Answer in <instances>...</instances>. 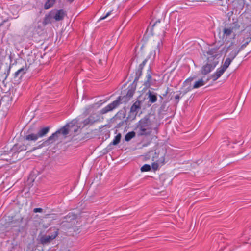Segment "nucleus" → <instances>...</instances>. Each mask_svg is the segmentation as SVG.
<instances>
[{
    "instance_id": "1",
    "label": "nucleus",
    "mask_w": 251,
    "mask_h": 251,
    "mask_svg": "<svg viewBox=\"0 0 251 251\" xmlns=\"http://www.w3.org/2000/svg\"><path fill=\"white\" fill-rule=\"evenodd\" d=\"M165 31L163 25L161 24L160 20H158L153 25L151 34L144 35L143 41H147L150 47L152 46L157 48L158 46H162V39L165 35Z\"/></svg>"
},
{
    "instance_id": "2",
    "label": "nucleus",
    "mask_w": 251,
    "mask_h": 251,
    "mask_svg": "<svg viewBox=\"0 0 251 251\" xmlns=\"http://www.w3.org/2000/svg\"><path fill=\"white\" fill-rule=\"evenodd\" d=\"M144 43L141 47V50H143L144 48H147L149 50V53L145 56H142V51L138 52L136 57L133 59V62L136 61L140 63H152L155 61L156 57V52L159 53L160 48L162 46H158L157 48L152 46L151 47L148 44L147 41H143Z\"/></svg>"
},
{
    "instance_id": "3",
    "label": "nucleus",
    "mask_w": 251,
    "mask_h": 251,
    "mask_svg": "<svg viewBox=\"0 0 251 251\" xmlns=\"http://www.w3.org/2000/svg\"><path fill=\"white\" fill-rule=\"evenodd\" d=\"M165 151L163 149H158L155 152L150 151L146 155V160L152 158L154 162L152 163L151 166L154 170H157L159 166H162L165 163Z\"/></svg>"
},
{
    "instance_id": "4",
    "label": "nucleus",
    "mask_w": 251,
    "mask_h": 251,
    "mask_svg": "<svg viewBox=\"0 0 251 251\" xmlns=\"http://www.w3.org/2000/svg\"><path fill=\"white\" fill-rule=\"evenodd\" d=\"M153 130L152 123L148 117L141 119L137 123L136 130L139 136L150 135Z\"/></svg>"
},
{
    "instance_id": "5",
    "label": "nucleus",
    "mask_w": 251,
    "mask_h": 251,
    "mask_svg": "<svg viewBox=\"0 0 251 251\" xmlns=\"http://www.w3.org/2000/svg\"><path fill=\"white\" fill-rule=\"evenodd\" d=\"M50 128L45 127L41 128L37 133H27L24 137V140L27 141L35 142L39 138L45 136L49 132Z\"/></svg>"
},
{
    "instance_id": "6",
    "label": "nucleus",
    "mask_w": 251,
    "mask_h": 251,
    "mask_svg": "<svg viewBox=\"0 0 251 251\" xmlns=\"http://www.w3.org/2000/svg\"><path fill=\"white\" fill-rule=\"evenodd\" d=\"M240 27L237 22L226 24L223 28V37L227 38L230 36L234 31L239 30Z\"/></svg>"
},
{
    "instance_id": "7",
    "label": "nucleus",
    "mask_w": 251,
    "mask_h": 251,
    "mask_svg": "<svg viewBox=\"0 0 251 251\" xmlns=\"http://www.w3.org/2000/svg\"><path fill=\"white\" fill-rule=\"evenodd\" d=\"M58 235V229L54 228L53 229V232L51 235L42 236L40 238V242L42 244H48L54 240Z\"/></svg>"
},
{
    "instance_id": "8",
    "label": "nucleus",
    "mask_w": 251,
    "mask_h": 251,
    "mask_svg": "<svg viewBox=\"0 0 251 251\" xmlns=\"http://www.w3.org/2000/svg\"><path fill=\"white\" fill-rule=\"evenodd\" d=\"M125 97H122L121 96H119L116 100L113 101L112 103H110L107 106L102 109L101 110V113L102 114H104L112 110L120 104L121 103V100H122Z\"/></svg>"
},
{
    "instance_id": "9",
    "label": "nucleus",
    "mask_w": 251,
    "mask_h": 251,
    "mask_svg": "<svg viewBox=\"0 0 251 251\" xmlns=\"http://www.w3.org/2000/svg\"><path fill=\"white\" fill-rule=\"evenodd\" d=\"M229 65V64H224V65H222L220 68H218L215 73L211 75V78L214 81L218 79L228 67Z\"/></svg>"
},
{
    "instance_id": "10",
    "label": "nucleus",
    "mask_w": 251,
    "mask_h": 251,
    "mask_svg": "<svg viewBox=\"0 0 251 251\" xmlns=\"http://www.w3.org/2000/svg\"><path fill=\"white\" fill-rule=\"evenodd\" d=\"M218 49L213 48L209 49L207 51H204L203 54L207 58L208 61H211L212 59L218 55Z\"/></svg>"
},
{
    "instance_id": "11",
    "label": "nucleus",
    "mask_w": 251,
    "mask_h": 251,
    "mask_svg": "<svg viewBox=\"0 0 251 251\" xmlns=\"http://www.w3.org/2000/svg\"><path fill=\"white\" fill-rule=\"evenodd\" d=\"M59 132H55L42 143L43 146H47L55 142L58 138Z\"/></svg>"
},
{
    "instance_id": "12",
    "label": "nucleus",
    "mask_w": 251,
    "mask_h": 251,
    "mask_svg": "<svg viewBox=\"0 0 251 251\" xmlns=\"http://www.w3.org/2000/svg\"><path fill=\"white\" fill-rule=\"evenodd\" d=\"M215 67L213 64H205L201 67V72L202 75H206L214 69Z\"/></svg>"
},
{
    "instance_id": "13",
    "label": "nucleus",
    "mask_w": 251,
    "mask_h": 251,
    "mask_svg": "<svg viewBox=\"0 0 251 251\" xmlns=\"http://www.w3.org/2000/svg\"><path fill=\"white\" fill-rule=\"evenodd\" d=\"M99 121V118L97 115H95V114L91 115L87 119H85L84 122V125H87L89 124H93V123Z\"/></svg>"
},
{
    "instance_id": "14",
    "label": "nucleus",
    "mask_w": 251,
    "mask_h": 251,
    "mask_svg": "<svg viewBox=\"0 0 251 251\" xmlns=\"http://www.w3.org/2000/svg\"><path fill=\"white\" fill-rule=\"evenodd\" d=\"M65 15H66L65 12L63 10H62V9L58 10L56 11V12L53 17V18L56 21H60V20H62L64 18Z\"/></svg>"
},
{
    "instance_id": "15",
    "label": "nucleus",
    "mask_w": 251,
    "mask_h": 251,
    "mask_svg": "<svg viewBox=\"0 0 251 251\" xmlns=\"http://www.w3.org/2000/svg\"><path fill=\"white\" fill-rule=\"evenodd\" d=\"M27 145L23 144V145H19V144H16L15 145L12 149V150L13 151L15 152H21L24 151H25L27 149Z\"/></svg>"
},
{
    "instance_id": "16",
    "label": "nucleus",
    "mask_w": 251,
    "mask_h": 251,
    "mask_svg": "<svg viewBox=\"0 0 251 251\" xmlns=\"http://www.w3.org/2000/svg\"><path fill=\"white\" fill-rule=\"evenodd\" d=\"M147 95L148 96V99H149V101L151 103H154L157 100V95L154 92H152L150 91L148 92Z\"/></svg>"
},
{
    "instance_id": "17",
    "label": "nucleus",
    "mask_w": 251,
    "mask_h": 251,
    "mask_svg": "<svg viewBox=\"0 0 251 251\" xmlns=\"http://www.w3.org/2000/svg\"><path fill=\"white\" fill-rule=\"evenodd\" d=\"M208 79L204 80L203 78L197 81L193 85V88L196 89L204 85L208 81Z\"/></svg>"
},
{
    "instance_id": "18",
    "label": "nucleus",
    "mask_w": 251,
    "mask_h": 251,
    "mask_svg": "<svg viewBox=\"0 0 251 251\" xmlns=\"http://www.w3.org/2000/svg\"><path fill=\"white\" fill-rule=\"evenodd\" d=\"M127 89V92L126 96V98L127 99L126 100H128L132 97L134 95L135 88H134L133 86H130L128 87Z\"/></svg>"
},
{
    "instance_id": "19",
    "label": "nucleus",
    "mask_w": 251,
    "mask_h": 251,
    "mask_svg": "<svg viewBox=\"0 0 251 251\" xmlns=\"http://www.w3.org/2000/svg\"><path fill=\"white\" fill-rule=\"evenodd\" d=\"M141 102L139 101H136L131 106L130 111L131 112H135L140 109Z\"/></svg>"
},
{
    "instance_id": "20",
    "label": "nucleus",
    "mask_w": 251,
    "mask_h": 251,
    "mask_svg": "<svg viewBox=\"0 0 251 251\" xmlns=\"http://www.w3.org/2000/svg\"><path fill=\"white\" fill-rule=\"evenodd\" d=\"M27 70V68L26 66L25 68H22L19 69L17 71H16L15 73V76H22L24 74H25L26 71Z\"/></svg>"
},
{
    "instance_id": "21",
    "label": "nucleus",
    "mask_w": 251,
    "mask_h": 251,
    "mask_svg": "<svg viewBox=\"0 0 251 251\" xmlns=\"http://www.w3.org/2000/svg\"><path fill=\"white\" fill-rule=\"evenodd\" d=\"M55 0H47L44 4V9H49L54 4Z\"/></svg>"
},
{
    "instance_id": "22",
    "label": "nucleus",
    "mask_w": 251,
    "mask_h": 251,
    "mask_svg": "<svg viewBox=\"0 0 251 251\" xmlns=\"http://www.w3.org/2000/svg\"><path fill=\"white\" fill-rule=\"evenodd\" d=\"M179 62H194L188 55H183L178 61H177V63Z\"/></svg>"
},
{
    "instance_id": "23",
    "label": "nucleus",
    "mask_w": 251,
    "mask_h": 251,
    "mask_svg": "<svg viewBox=\"0 0 251 251\" xmlns=\"http://www.w3.org/2000/svg\"><path fill=\"white\" fill-rule=\"evenodd\" d=\"M151 85V76L150 74L147 75V80L144 82V85L146 88L150 87Z\"/></svg>"
},
{
    "instance_id": "24",
    "label": "nucleus",
    "mask_w": 251,
    "mask_h": 251,
    "mask_svg": "<svg viewBox=\"0 0 251 251\" xmlns=\"http://www.w3.org/2000/svg\"><path fill=\"white\" fill-rule=\"evenodd\" d=\"M135 136V132L134 131L129 132L127 133L125 137V139L126 141H129L132 138Z\"/></svg>"
},
{
    "instance_id": "25",
    "label": "nucleus",
    "mask_w": 251,
    "mask_h": 251,
    "mask_svg": "<svg viewBox=\"0 0 251 251\" xmlns=\"http://www.w3.org/2000/svg\"><path fill=\"white\" fill-rule=\"evenodd\" d=\"M56 132H59L58 135L61 133L63 135H67L69 133V126H65L62 128L56 131Z\"/></svg>"
},
{
    "instance_id": "26",
    "label": "nucleus",
    "mask_w": 251,
    "mask_h": 251,
    "mask_svg": "<svg viewBox=\"0 0 251 251\" xmlns=\"http://www.w3.org/2000/svg\"><path fill=\"white\" fill-rule=\"evenodd\" d=\"M121 138V135L120 133L118 134L113 139V141L111 142V144L113 145H117L119 143L120 140Z\"/></svg>"
},
{
    "instance_id": "27",
    "label": "nucleus",
    "mask_w": 251,
    "mask_h": 251,
    "mask_svg": "<svg viewBox=\"0 0 251 251\" xmlns=\"http://www.w3.org/2000/svg\"><path fill=\"white\" fill-rule=\"evenodd\" d=\"M236 55H237V52L236 51L232 52L230 54L231 57L227 58L226 59L225 63H231V62L235 58V57L236 56Z\"/></svg>"
},
{
    "instance_id": "28",
    "label": "nucleus",
    "mask_w": 251,
    "mask_h": 251,
    "mask_svg": "<svg viewBox=\"0 0 251 251\" xmlns=\"http://www.w3.org/2000/svg\"><path fill=\"white\" fill-rule=\"evenodd\" d=\"M251 37H247L243 40L244 43L241 45V48L243 49L245 48L247 45L251 42Z\"/></svg>"
},
{
    "instance_id": "29",
    "label": "nucleus",
    "mask_w": 251,
    "mask_h": 251,
    "mask_svg": "<svg viewBox=\"0 0 251 251\" xmlns=\"http://www.w3.org/2000/svg\"><path fill=\"white\" fill-rule=\"evenodd\" d=\"M151 170V166L148 164H145L141 168L142 172H147Z\"/></svg>"
},
{
    "instance_id": "30",
    "label": "nucleus",
    "mask_w": 251,
    "mask_h": 251,
    "mask_svg": "<svg viewBox=\"0 0 251 251\" xmlns=\"http://www.w3.org/2000/svg\"><path fill=\"white\" fill-rule=\"evenodd\" d=\"M70 215L67 216V217L65 218L66 219V221L68 222H71L74 224L76 221L75 216H73V218L72 219H71L70 220Z\"/></svg>"
},
{
    "instance_id": "31",
    "label": "nucleus",
    "mask_w": 251,
    "mask_h": 251,
    "mask_svg": "<svg viewBox=\"0 0 251 251\" xmlns=\"http://www.w3.org/2000/svg\"><path fill=\"white\" fill-rule=\"evenodd\" d=\"M111 11L108 12L104 16L100 17L98 21H101L102 20L106 19L107 17H108L111 14Z\"/></svg>"
},
{
    "instance_id": "32",
    "label": "nucleus",
    "mask_w": 251,
    "mask_h": 251,
    "mask_svg": "<svg viewBox=\"0 0 251 251\" xmlns=\"http://www.w3.org/2000/svg\"><path fill=\"white\" fill-rule=\"evenodd\" d=\"M43 211V209L41 208H34L33 210L34 212L37 213V212H42Z\"/></svg>"
},
{
    "instance_id": "33",
    "label": "nucleus",
    "mask_w": 251,
    "mask_h": 251,
    "mask_svg": "<svg viewBox=\"0 0 251 251\" xmlns=\"http://www.w3.org/2000/svg\"><path fill=\"white\" fill-rule=\"evenodd\" d=\"M99 61H100V62H102V61H107V60H105V59H100V60H99Z\"/></svg>"
},
{
    "instance_id": "34",
    "label": "nucleus",
    "mask_w": 251,
    "mask_h": 251,
    "mask_svg": "<svg viewBox=\"0 0 251 251\" xmlns=\"http://www.w3.org/2000/svg\"><path fill=\"white\" fill-rule=\"evenodd\" d=\"M74 1V0H67V1L69 2V3H72Z\"/></svg>"
},
{
    "instance_id": "35",
    "label": "nucleus",
    "mask_w": 251,
    "mask_h": 251,
    "mask_svg": "<svg viewBox=\"0 0 251 251\" xmlns=\"http://www.w3.org/2000/svg\"><path fill=\"white\" fill-rule=\"evenodd\" d=\"M197 1L202 2V1H205V0H197Z\"/></svg>"
},
{
    "instance_id": "36",
    "label": "nucleus",
    "mask_w": 251,
    "mask_h": 251,
    "mask_svg": "<svg viewBox=\"0 0 251 251\" xmlns=\"http://www.w3.org/2000/svg\"><path fill=\"white\" fill-rule=\"evenodd\" d=\"M176 99H179V96H176L175 97Z\"/></svg>"
}]
</instances>
